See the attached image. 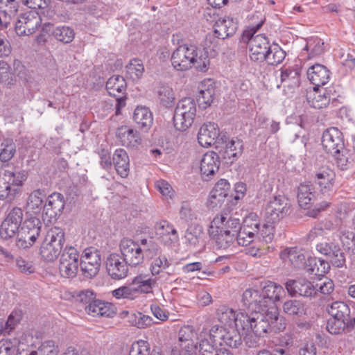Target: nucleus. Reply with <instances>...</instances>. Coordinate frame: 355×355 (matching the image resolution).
I'll use <instances>...</instances> for the list:
<instances>
[{"label": "nucleus", "mask_w": 355, "mask_h": 355, "mask_svg": "<svg viewBox=\"0 0 355 355\" xmlns=\"http://www.w3.org/2000/svg\"><path fill=\"white\" fill-rule=\"evenodd\" d=\"M316 250L326 257V261L331 263L333 266L340 268L345 265V257L338 244L332 241H322L316 245Z\"/></svg>", "instance_id": "11"}, {"label": "nucleus", "mask_w": 355, "mask_h": 355, "mask_svg": "<svg viewBox=\"0 0 355 355\" xmlns=\"http://www.w3.org/2000/svg\"><path fill=\"white\" fill-rule=\"evenodd\" d=\"M348 323L347 320L331 318L327 321L326 328L331 334H340L345 330Z\"/></svg>", "instance_id": "61"}, {"label": "nucleus", "mask_w": 355, "mask_h": 355, "mask_svg": "<svg viewBox=\"0 0 355 355\" xmlns=\"http://www.w3.org/2000/svg\"><path fill=\"white\" fill-rule=\"evenodd\" d=\"M332 97L329 91L326 89L314 87L313 90L307 92L306 101L310 106L316 109L326 107L330 103Z\"/></svg>", "instance_id": "23"}, {"label": "nucleus", "mask_w": 355, "mask_h": 355, "mask_svg": "<svg viewBox=\"0 0 355 355\" xmlns=\"http://www.w3.org/2000/svg\"><path fill=\"white\" fill-rule=\"evenodd\" d=\"M289 200L284 196L278 195L270 198L264 209V220L267 223H278L290 211Z\"/></svg>", "instance_id": "7"}, {"label": "nucleus", "mask_w": 355, "mask_h": 355, "mask_svg": "<svg viewBox=\"0 0 355 355\" xmlns=\"http://www.w3.org/2000/svg\"><path fill=\"white\" fill-rule=\"evenodd\" d=\"M172 66L177 71H184L196 69L205 72L209 67V58L205 49L193 44L180 45L173 52L171 58Z\"/></svg>", "instance_id": "2"}, {"label": "nucleus", "mask_w": 355, "mask_h": 355, "mask_svg": "<svg viewBox=\"0 0 355 355\" xmlns=\"http://www.w3.org/2000/svg\"><path fill=\"white\" fill-rule=\"evenodd\" d=\"M157 96L160 103L166 107L171 106L175 101V94L168 85H162L157 88Z\"/></svg>", "instance_id": "55"}, {"label": "nucleus", "mask_w": 355, "mask_h": 355, "mask_svg": "<svg viewBox=\"0 0 355 355\" xmlns=\"http://www.w3.org/2000/svg\"><path fill=\"white\" fill-rule=\"evenodd\" d=\"M286 53L278 45L270 46L265 54L266 61L269 65L275 66L280 64L285 58Z\"/></svg>", "instance_id": "48"}, {"label": "nucleus", "mask_w": 355, "mask_h": 355, "mask_svg": "<svg viewBox=\"0 0 355 355\" xmlns=\"http://www.w3.org/2000/svg\"><path fill=\"white\" fill-rule=\"evenodd\" d=\"M101 263L99 250L90 247L86 248L80 259V267L86 277H93L98 272Z\"/></svg>", "instance_id": "9"}, {"label": "nucleus", "mask_w": 355, "mask_h": 355, "mask_svg": "<svg viewBox=\"0 0 355 355\" xmlns=\"http://www.w3.org/2000/svg\"><path fill=\"white\" fill-rule=\"evenodd\" d=\"M211 236L214 237L216 245L219 249H227L233 246L236 239L234 232L230 234V232L225 230H216V232Z\"/></svg>", "instance_id": "37"}, {"label": "nucleus", "mask_w": 355, "mask_h": 355, "mask_svg": "<svg viewBox=\"0 0 355 355\" xmlns=\"http://www.w3.org/2000/svg\"><path fill=\"white\" fill-rule=\"evenodd\" d=\"M80 255L79 252L73 247H66L61 254L60 259V262L70 263L80 265Z\"/></svg>", "instance_id": "63"}, {"label": "nucleus", "mask_w": 355, "mask_h": 355, "mask_svg": "<svg viewBox=\"0 0 355 355\" xmlns=\"http://www.w3.org/2000/svg\"><path fill=\"white\" fill-rule=\"evenodd\" d=\"M150 264L149 270L152 276H157L163 272V270L171 266V263L165 255L161 254L159 252L158 254L154 257Z\"/></svg>", "instance_id": "44"}, {"label": "nucleus", "mask_w": 355, "mask_h": 355, "mask_svg": "<svg viewBox=\"0 0 355 355\" xmlns=\"http://www.w3.org/2000/svg\"><path fill=\"white\" fill-rule=\"evenodd\" d=\"M127 84L125 78L119 75L110 77L106 83V89L110 96L116 98V114L125 105V98L121 96L125 93Z\"/></svg>", "instance_id": "14"}, {"label": "nucleus", "mask_w": 355, "mask_h": 355, "mask_svg": "<svg viewBox=\"0 0 355 355\" xmlns=\"http://www.w3.org/2000/svg\"><path fill=\"white\" fill-rule=\"evenodd\" d=\"M128 265L124 259L117 254H110L106 261L107 271L114 279H121L127 276Z\"/></svg>", "instance_id": "16"}, {"label": "nucleus", "mask_w": 355, "mask_h": 355, "mask_svg": "<svg viewBox=\"0 0 355 355\" xmlns=\"http://www.w3.org/2000/svg\"><path fill=\"white\" fill-rule=\"evenodd\" d=\"M235 326L227 328L223 343L232 347L237 348L242 343L241 336L238 328L235 329Z\"/></svg>", "instance_id": "52"}, {"label": "nucleus", "mask_w": 355, "mask_h": 355, "mask_svg": "<svg viewBox=\"0 0 355 355\" xmlns=\"http://www.w3.org/2000/svg\"><path fill=\"white\" fill-rule=\"evenodd\" d=\"M327 311L331 315V318L349 320L350 309L343 302L336 301L331 303L327 306Z\"/></svg>", "instance_id": "36"}, {"label": "nucleus", "mask_w": 355, "mask_h": 355, "mask_svg": "<svg viewBox=\"0 0 355 355\" xmlns=\"http://www.w3.org/2000/svg\"><path fill=\"white\" fill-rule=\"evenodd\" d=\"M23 219V211L20 208H13L1 223L0 236L7 240L13 237L20 230L19 227Z\"/></svg>", "instance_id": "10"}, {"label": "nucleus", "mask_w": 355, "mask_h": 355, "mask_svg": "<svg viewBox=\"0 0 355 355\" xmlns=\"http://www.w3.org/2000/svg\"><path fill=\"white\" fill-rule=\"evenodd\" d=\"M263 21L260 20L256 25H250L242 35V40L248 43L250 58L254 62L264 61L265 54L270 48L268 39L263 34L254 35L262 26Z\"/></svg>", "instance_id": "4"}, {"label": "nucleus", "mask_w": 355, "mask_h": 355, "mask_svg": "<svg viewBox=\"0 0 355 355\" xmlns=\"http://www.w3.org/2000/svg\"><path fill=\"white\" fill-rule=\"evenodd\" d=\"M303 50L307 51L308 58L311 59L319 56L324 52V43L319 37H311L307 40Z\"/></svg>", "instance_id": "43"}, {"label": "nucleus", "mask_w": 355, "mask_h": 355, "mask_svg": "<svg viewBox=\"0 0 355 355\" xmlns=\"http://www.w3.org/2000/svg\"><path fill=\"white\" fill-rule=\"evenodd\" d=\"M220 157L214 151L206 153L200 162V173L203 180L208 181L211 178L220 166Z\"/></svg>", "instance_id": "18"}, {"label": "nucleus", "mask_w": 355, "mask_h": 355, "mask_svg": "<svg viewBox=\"0 0 355 355\" xmlns=\"http://www.w3.org/2000/svg\"><path fill=\"white\" fill-rule=\"evenodd\" d=\"M62 248L56 243L53 245L43 241L40 246V254L43 260L49 262L53 261L60 254Z\"/></svg>", "instance_id": "42"}, {"label": "nucleus", "mask_w": 355, "mask_h": 355, "mask_svg": "<svg viewBox=\"0 0 355 355\" xmlns=\"http://www.w3.org/2000/svg\"><path fill=\"white\" fill-rule=\"evenodd\" d=\"M19 9L16 0H0V28H8Z\"/></svg>", "instance_id": "25"}, {"label": "nucleus", "mask_w": 355, "mask_h": 355, "mask_svg": "<svg viewBox=\"0 0 355 355\" xmlns=\"http://www.w3.org/2000/svg\"><path fill=\"white\" fill-rule=\"evenodd\" d=\"M44 241L53 245L56 243L62 248L64 242V230L56 226L51 227L48 230Z\"/></svg>", "instance_id": "54"}, {"label": "nucleus", "mask_w": 355, "mask_h": 355, "mask_svg": "<svg viewBox=\"0 0 355 355\" xmlns=\"http://www.w3.org/2000/svg\"><path fill=\"white\" fill-rule=\"evenodd\" d=\"M133 120L139 128L147 130L153 125V114L148 107L138 106L135 110Z\"/></svg>", "instance_id": "35"}, {"label": "nucleus", "mask_w": 355, "mask_h": 355, "mask_svg": "<svg viewBox=\"0 0 355 355\" xmlns=\"http://www.w3.org/2000/svg\"><path fill=\"white\" fill-rule=\"evenodd\" d=\"M0 160L10 161L16 153V146L12 139H5L1 144Z\"/></svg>", "instance_id": "56"}, {"label": "nucleus", "mask_w": 355, "mask_h": 355, "mask_svg": "<svg viewBox=\"0 0 355 355\" xmlns=\"http://www.w3.org/2000/svg\"><path fill=\"white\" fill-rule=\"evenodd\" d=\"M335 177L334 171L327 166H322L315 171V183L322 193L326 194L333 191Z\"/></svg>", "instance_id": "17"}, {"label": "nucleus", "mask_w": 355, "mask_h": 355, "mask_svg": "<svg viewBox=\"0 0 355 355\" xmlns=\"http://www.w3.org/2000/svg\"><path fill=\"white\" fill-rule=\"evenodd\" d=\"M283 318H279L276 308L266 311L245 313L239 317V322L241 324V329L244 334L243 340L249 347L258 345L259 338L264 337L272 329L282 331L285 329V324L282 322Z\"/></svg>", "instance_id": "1"}, {"label": "nucleus", "mask_w": 355, "mask_h": 355, "mask_svg": "<svg viewBox=\"0 0 355 355\" xmlns=\"http://www.w3.org/2000/svg\"><path fill=\"white\" fill-rule=\"evenodd\" d=\"M218 135L219 130L216 123H205L198 131V141L201 146L207 148L215 143Z\"/></svg>", "instance_id": "27"}, {"label": "nucleus", "mask_w": 355, "mask_h": 355, "mask_svg": "<svg viewBox=\"0 0 355 355\" xmlns=\"http://www.w3.org/2000/svg\"><path fill=\"white\" fill-rule=\"evenodd\" d=\"M42 223L37 218L26 220L17 234L16 245L26 249L32 246L40 234Z\"/></svg>", "instance_id": "8"}, {"label": "nucleus", "mask_w": 355, "mask_h": 355, "mask_svg": "<svg viewBox=\"0 0 355 355\" xmlns=\"http://www.w3.org/2000/svg\"><path fill=\"white\" fill-rule=\"evenodd\" d=\"M153 277H150L147 274H140L133 278L132 282L139 295L153 293V288L157 286V280Z\"/></svg>", "instance_id": "32"}, {"label": "nucleus", "mask_w": 355, "mask_h": 355, "mask_svg": "<svg viewBox=\"0 0 355 355\" xmlns=\"http://www.w3.org/2000/svg\"><path fill=\"white\" fill-rule=\"evenodd\" d=\"M332 155L336 157L337 165L341 170L347 169L355 159V157L351 154V150L344 146L338 153Z\"/></svg>", "instance_id": "53"}, {"label": "nucleus", "mask_w": 355, "mask_h": 355, "mask_svg": "<svg viewBox=\"0 0 355 355\" xmlns=\"http://www.w3.org/2000/svg\"><path fill=\"white\" fill-rule=\"evenodd\" d=\"M216 315L218 320L229 327L235 326L236 328L241 329V324H239V319L241 315H245L243 312L236 313L232 309L222 305L216 311Z\"/></svg>", "instance_id": "30"}, {"label": "nucleus", "mask_w": 355, "mask_h": 355, "mask_svg": "<svg viewBox=\"0 0 355 355\" xmlns=\"http://www.w3.org/2000/svg\"><path fill=\"white\" fill-rule=\"evenodd\" d=\"M52 35L58 41L69 44L73 41L75 32L73 28L67 26H59L53 28Z\"/></svg>", "instance_id": "46"}, {"label": "nucleus", "mask_w": 355, "mask_h": 355, "mask_svg": "<svg viewBox=\"0 0 355 355\" xmlns=\"http://www.w3.org/2000/svg\"><path fill=\"white\" fill-rule=\"evenodd\" d=\"M116 137L122 146L127 147L137 146L141 140L138 132L128 125L119 127L116 131Z\"/></svg>", "instance_id": "26"}, {"label": "nucleus", "mask_w": 355, "mask_h": 355, "mask_svg": "<svg viewBox=\"0 0 355 355\" xmlns=\"http://www.w3.org/2000/svg\"><path fill=\"white\" fill-rule=\"evenodd\" d=\"M287 257L294 267H303L306 261L305 255L297 248L286 249Z\"/></svg>", "instance_id": "62"}, {"label": "nucleus", "mask_w": 355, "mask_h": 355, "mask_svg": "<svg viewBox=\"0 0 355 355\" xmlns=\"http://www.w3.org/2000/svg\"><path fill=\"white\" fill-rule=\"evenodd\" d=\"M204 232L200 225H195L187 229L185 234V239L188 243L196 248L204 246L203 237Z\"/></svg>", "instance_id": "41"}, {"label": "nucleus", "mask_w": 355, "mask_h": 355, "mask_svg": "<svg viewBox=\"0 0 355 355\" xmlns=\"http://www.w3.org/2000/svg\"><path fill=\"white\" fill-rule=\"evenodd\" d=\"M230 190V184L225 179L218 180L210 192L208 205L214 209L220 207Z\"/></svg>", "instance_id": "21"}, {"label": "nucleus", "mask_w": 355, "mask_h": 355, "mask_svg": "<svg viewBox=\"0 0 355 355\" xmlns=\"http://www.w3.org/2000/svg\"><path fill=\"white\" fill-rule=\"evenodd\" d=\"M27 179L25 171H13L1 168L0 170V199L8 202L15 199L19 193V187Z\"/></svg>", "instance_id": "5"}, {"label": "nucleus", "mask_w": 355, "mask_h": 355, "mask_svg": "<svg viewBox=\"0 0 355 355\" xmlns=\"http://www.w3.org/2000/svg\"><path fill=\"white\" fill-rule=\"evenodd\" d=\"M19 18L21 19V24H27L26 28L28 30V35H31L40 26L41 19L36 10H31L21 14Z\"/></svg>", "instance_id": "39"}, {"label": "nucleus", "mask_w": 355, "mask_h": 355, "mask_svg": "<svg viewBox=\"0 0 355 355\" xmlns=\"http://www.w3.org/2000/svg\"><path fill=\"white\" fill-rule=\"evenodd\" d=\"M126 71L128 75L132 80L139 79L144 71L143 62L139 59L131 60L130 63L126 66Z\"/></svg>", "instance_id": "57"}, {"label": "nucleus", "mask_w": 355, "mask_h": 355, "mask_svg": "<svg viewBox=\"0 0 355 355\" xmlns=\"http://www.w3.org/2000/svg\"><path fill=\"white\" fill-rule=\"evenodd\" d=\"M261 294L266 309L271 310L272 308H275V303L279 301L285 295V291L281 285L275 282H267L263 286Z\"/></svg>", "instance_id": "19"}, {"label": "nucleus", "mask_w": 355, "mask_h": 355, "mask_svg": "<svg viewBox=\"0 0 355 355\" xmlns=\"http://www.w3.org/2000/svg\"><path fill=\"white\" fill-rule=\"evenodd\" d=\"M198 90L197 101L200 105L205 108L213 102L215 94V87L213 80L207 79L202 81L198 86Z\"/></svg>", "instance_id": "29"}, {"label": "nucleus", "mask_w": 355, "mask_h": 355, "mask_svg": "<svg viewBox=\"0 0 355 355\" xmlns=\"http://www.w3.org/2000/svg\"><path fill=\"white\" fill-rule=\"evenodd\" d=\"M283 310L289 315L302 316L306 313L304 304L297 300L286 301L283 304Z\"/></svg>", "instance_id": "49"}, {"label": "nucleus", "mask_w": 355, "mask_h": 355, "mask_svg": "<svg viewBox=\"0 0 355 355\" xmlns=\"http://www.w3.org/2000/svg\"><path fill=\"white\" fill-rule=\"evenodd\" d=\"M311 275H322L327 272L329 268L327 261L318 260L315 257H309L306 259L304 266Z\"/></svg>", "instance_id": "38"}, {"label": "nucleus", "mask_w": 355, "mask_h": 355, "mask_svg": "<svg viewBox=\"0 0 355 355\" xmlns=\"http://www.w3.org/2000/svg\"><path fill=\"white\" fill-rule=\"evenodd\" d=\"M307 77L315 87H318L329 82L330 71L325 66L315 64L308 69Z\"/></svg>", "instance_id": "28"}, {"label": "nucleus", "mask_w": 355, "mask_h": 355, "mask_svg": "<svg viewBox=\"0 0 355 355\" xmlns=\"http://www.w3.org/2000/svg\"><path fill=\"white\" fill-rule=\"evenodd\" d=\"M315 198V192L311 182H304L298 187L297 200L302 208H307Z\"/></svg>", "instance_id": "34"}, {"label": "nucleus", "mask_w": 355, "mask_h": 355, "mask_svg": "<svg viewBox=\"0 0 355 355\" xmlns=\"http://www.w3.org/2000/svg\"><path fill=\"white\" fill-rule=\"evenodd\" d=\"M158 239L166 245H171L179 241V236L175 228L168 221L161 220L155 226Z\"/></svg>", "instance_id": "20"}, {"label": "nucleus", "mask_w": 355, "mask_h": 355, "mask_svg": "<svg viewBox=\"0 0 355 355\" xmlns=\"http://www.w3.org/2000/svg\"><path fill=\"white\" fill-rule=\"evenodd\" d=\"M196 114V104L191 98L180 100L173 116L174 126L179 131H185L193 123Z\"/></svg>", "instance_id": "6"}, {"label": "nucleus", "mask_w": 355, "mask_h": 355, "mask_svg": "<svg viewBox=\"0 0 355 355\" xmlns=\"http://www.w3.org/2000/svg\"><path fill=\"white\" fill-rule=\"evenodd\" d=\"M44 197L45 195L43 191L40 189L33 191L28 197V207L32 209L34 213L39 212L42 206Z\"/></svg>", "instance_id": "58"}, {"label": "nucleus", "mask_w": 355, "mask_h": 355, "mask_svg": "<svg viewBox=\"0 0 355 355\" xmlns=\"http://www.w3.org/2000/svg\"><path fill=\"white\" fill-rule=\"evenodd\" d=\"M119 246L123 258L131 266L141 264L145 258L153 259L160 250L159 245L152 239H143L139 242H135L124 238Z\"/></svg>", "instance_id": "3"}, {"label": "nucleus", "mask_w": 355, "mask_h": 355, "mask_svg": "<svg viewBox=\"0 0 355 355\" xmlns=\"http://www.w3.org/2000/svg\"><path fill=\"white\" fill-rule=\"evenodd\" d=\"M129 355H162V354L155 349L151 350L147 341L139 340L133 343Z\"/></svg>", "instance_id": "47"}, {"label": "nucleus", "mask_w": 355, "mask_h": 355, "mask_svg": "<svg viewBox=\"0 0 355 355\" xmlns=\"http://www.w3.org/2000/svg\"><path fill=\"white\" fill-rule=\"evenodd\" d=\"M64 207L63 196L60 193H53L48 196L44 206L42 217L49 223L55 221Z\"/></svg>", "instance_id": "12"}, {"label": "nucleus", "mask_w": 355, "mask_h": 355, "mask_svg": "<svg viewBox=\"0 0 355 355\" xmlns=\"http://www.w3.org/2000/svg\"><path fill=\"white\" fill-rule=\"evenodd\" d=\"M22 319V312L14 310L9 315L4 327L1 329L3 334H10L13 331Z\"/></svg>", "instance_id": "60"}, {"label": "nucleus", "mask_w": 355, "mask_h": 355, "mask_svg": "<svg viewBox=\"0 0 355 355\" xmlns=\"http://www.w3.org/2000/svg\"><path fill=\"white\" fill-rule=\"evenodd\" d=\"M322 145L328 154L338 153L344 146L342 132L334 127L327 129L322 136Z\"/></svg>", "instance_id": "13"}, {"label": "nucleus", "mask_w": 355, "mask_h": 355, "mask_svg": "<svg viewBox=\"0 0 355 355\" xmlns=\"http://www.w3.org/2000/svg\"><path fill=\"white\" fill-rule=\"evenodd\" d=\"M343 246L355 254V235L352 232L342 230L340 236Z\"/></svg>", "instance_id": "64"}, {"label": "nucleus", "mask_w": 355, "mask_h": 355, "mask_svg": "<svg viewBox=\"0 0 355 355\" xmlns=\"http://www.w3.org/2000/svg\"><path fill=\"white\" fill-rule=\"evenodd\" d=\"M113 164L116 173L122 178H125L130 173V159L124 149L118 148L112 157Z\"/></svg>", "instance_id": "31"}, {"label": "nucleus", "mask_w": 355, "mask_h": 355, "mask_svg": "<svg viewBox=\"0 0 355 355\" xmlns=\"http://www.w3.org/2000/svg\"><path fill=\"white\" fill-rule=\"evenodd\" d=\"M225 142V151L223 158L228 159L230 162L232 163L243 153V143L242 140L237 137L228 139V141Z\"/></svg>", "instance_id": "33"}, {"label": "nucleus", "mask_w": 355, "mask_h": 355, "mask_svg": "<svg viewBox=\"0 0 355 355\" xmlns=\"http://www.w3.org/2000/svg\"><path fill=\"white\" fill-rule=\"evenodd\" d=\"M288 294L293 297L300 295L309 297L316 294V289L313 284L305 279H288L285 284Z\"/></svg>", "instance_id": "15"}, {"label": "nucleus", "mask_w": 355, "mask_h": 355, "mask_svg": "<svg viewBox=\"0 0 355 355\" xmlns=\"http://www.w3.org/2000/svg\"><path fill=\"white\" fill-rule=\"evenodd\" d=\"M243 304L252 312L266 311V304L263 303L261 292L252 288L246 289L242 295Z\"/></svg>", "instance_id": "22"}, {"label": "nucleus", "mask_w": 355, "mask_h": 355, "mask_svg": "<svg viewBox=\"0 0 355 355\" xmlns=\"http://www.w3.org/2000/svg\"><path fill=\"white\" fill-rule=\"evenodd\" d=\"M281 83L283 86L288 87H298L300 84V73L293 69H282L281 71Z\"/></svg>", "instance_id": "45"}, {"label": "nucleus", "mask_w": 355, "mask_h": 355, "mask_svg": "<svg viewBox=\"0 0 355 355\" xmlns=\"http://www.w3.org/2000/svg\"><path fill=\"white\" fill-rule=\"evenodd\" d=\"M260 228V219L254 213L249 214L243 220L241 230L247 234L253 236H259Z\"/></svg>", "instance_id": "40"}, {"label": "nucleus", "mask_w": 355, "mask_h": 355, "mask_svg": "<svg viewBox=\"0 0 355 355\" xmlns=\"http://www.w3.org/2000/svg\"><path fill=\"white\" fill-rule=\"evenodd\" d=\"M198 338L199 355H215L216 352H218L216 349L217 344L212 343L206 334L200 332Z\"/></svg>", "instance_id": "51"}, {"label": "nucleus", "mask_w": 355, "mask_h": 355, "mask_svg": "<svg viewBox=\"0 0 355 355\" xmlns=\"http://www.w3.org/2000/svg\"><path fill=\"white\" fill-rule=\"evenodd\" d=\"M238 28V21L233 17L218 19L214 24L215 35L220 40H224L233 35Z\"/></svg>", "instance_id": "24"}, {"label": "nucleus", "mask_w": 355, "mask_h": 355, "mask_svg": "<svg viewBox=\"0 0 355 355\" xmlns=\"http://www.w3.org/2000/svg\"><path fill=\"white\" fill-rule=\"evenodd\" d=\"M226 330L227 328L222 326L214 325L209 331L203 329L201 332L206 334L207 337L209 338L212 343L222 345Z\"/></svg>", "instance_id": "59"}, {"label": "nucleus", "mask_w": 355, "mask_h": 355, "mask_svg": "<svg viewBox=\"0 0 355 355\" xmlns=\"http://www.w3.org/2000/svg\"><path fill=\"white\" fill-rule=\"evenodd\" d=\"M112 295L116 299H128L133 300L139 295L132 282L128 286H121L112 291Z\"/></svg>", "instance_id": "50"}]
</instances>
